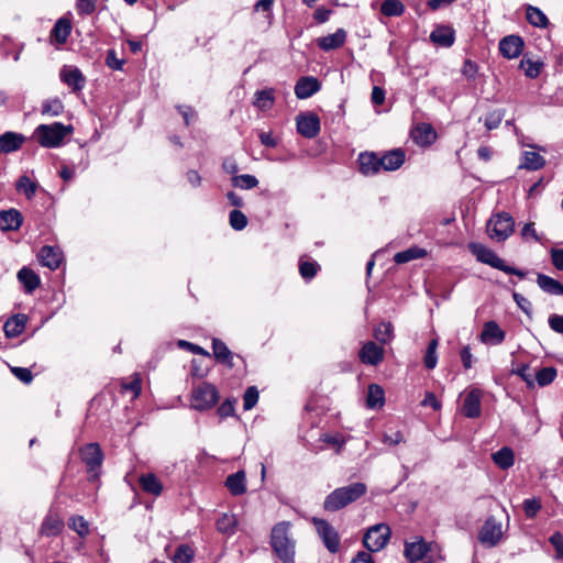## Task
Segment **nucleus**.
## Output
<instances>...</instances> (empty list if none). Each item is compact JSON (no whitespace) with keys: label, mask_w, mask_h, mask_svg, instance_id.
I'll return each instance as SVG.
<instances>
[{"label":"nucleus","mask_w":563,"mask_h":563,"mask_svg":"<svg viewBox=\"0 0 563 563\" xmlns=\"http://www.w3.org/2000/svg\"><path fill=\"white\" fill-rule=\"evenodd\" d=\"M271 545L283 563H295L296 541L290 534V522L282 521L273 527Z\"/></svg>","instance_id":"nucleus-1"},{"label":"nucleus","mask_w":563,"mask_h":563,"mask_svg":"<svg viewBox=\"0 0 563 563\" xmlns=\"http://www.w3.org/2000/svg\"><path fill=\"white\" fill-rule=\"evenodd\" d=\"M366 492V485L361 482L339 487L325 497L323 508L328 511H338L360 499Z\"/></svg>","instance_id":"nucleus-2"},{"label":"nucleus","mask_w":563,"mask_h":563,"mask_svg":"<svg viewBox=\"0 0 563 563\" xmlns=\"http://www.w3.org/2000/svg\"><path fill=\"white\" fill-rule=\"evenodd\" d=\"M71 132V125L54 122L38 125L34 131V136L43 147L53 148L62 145L64 139Z\"/></svg>","instance_id":"nucleus-3"},{"label":"nucleus","mask_w":563,"mask_h":563,"mask_svg":"<svg viewBox=\"0 0 563 563\" xmlns=\"http://www.w3.org/2000/svg\"><path fill=\"white\" fill-rule=\"evenodd\" d=\"M468 250L475 255L476 260L483 264L489 265L493 268L499 269L506 274L516 275L523 278L526 274L512 266H509L500 258L493 250L486 247L481 243H470Z\"/></svg>","instance_id":"nucleus-4"},{"label":"nucleus","mask_w":563,"mask_h":563,"mask_svg":"<svg viewBox=\"0 0 563 563\" xmlns=\"http://www.w3.org/2000/svg\"><path fill=\"white\" fill-rule=\"evenodd\" d=\"M220 399L217 387L208 382L194 386L190 394V407L197 411H207L213 408Z\"/></svg>","instance_id":"nucleus-5"},{"label":"nucleus","mask_w":563,"mask_h":563,"mask_svg":"<svg viewBox=\"0 0 563 563\" xmlns=\"http://www.w3.org/2000/svg\"><path fill=\"white\" fill-rule=\"evenodd\" d=\"M514 229V218L507 212L493 216L487 223L489 238L497 242L506 241L512 234Z\"/></svg>","instance_id":"nucleus-6"},{"label":"nucleus","mask_w":563,"mask_h":563,"mask_svg":"<svg viewBox=\"0 0 563 563\" xmlns=\"http://www.w3.org/2000/svg\"><path fill=\"white\" fill-rule=\"evenodd\" d=\"M391 536V530L386 523H377L367 529L364 534V547L371 552L380 551L386 547Z\"/></svg>","instance_id":"nucleus-7"},{"label":"nucleus","mask_w":563,"mask_h":563,"mask_svg":"<svg viewBox=\"0 0 563 563\" xmlns=\"http://www.w3.org/2000/svg\"><path fill=\"white\" fill-rule=\"evenodd\" d=\"M504 532L503 522L489 516L479 529L477 539L482 545L494 548L503 540Z\"/></svg>","instance_id":"nucleus-8"},{"label":"nucleus","mask_w":563,"mask_h":563,"mask_svg":"<svg viewBox=\"0 0 563 563\" xmlns=\"http://www.w3.org/2000/svg\"><path fill=\"white\" fill-rule=\"evenodd\" d=\"M313 523L325 548L331 553H335L340 547V538L335 529L323 519L313 518Z\"/></svg>","instance_id":"nucleus-9"},{"label":"nucleus","mask_w":563,"mask_h":563,"mask_svg":"<svg viewBox=\"0 0 563 563\" xmlns=\"http://www.w3.org/2000/svg\"><path fill=\"white\" fill-rule=\"evenodd\" d=\"M80 457L90 472L99 468L103 461V453L98 443H88L80 448Z\"/></svg>","instance_id":"nucleus-10"},{"label":"nucleus","mask_w":563,"mask_h":563,"mask_svg":"<svg viewBox=\"0 0 563 563\" xmlns=\"http://www.w3.org/2000/svg\"><path fill=\"white\" fill-rule=\"evenodd\" d=\"M297 131L305 137L312 139L320 132V120L317 114H299L296 118Z\"/></svg>","instance_id":"nucleus-11"},{"label":"nucleus","mask_w":563,"mask_h":563,"mask_svg":"<svg viewBox=\"0 0 563 563\" xmlns=\"http://www.w3.org/2000/svg\"><path fill=\"white\" fill-rule=\"evenodd\" d=\"M358 357L362 363L376 366L384 358V349L373 341L366 342L361 347Z\"/></svg>","instance_id":"nucleus-12"},{"label":"nucleus","mask_w":563,"mask_h":563,"mask_svg":"<svg viewBox=\"0 0 563 563\" xmlns=\"http://www.w3.org/2000/svg\"><path fill=\"white\" fill-rule=\"evenodd\" d=\"M523 49V41L518 35H508L500 40L499 51L508 59L517 58Z\"/></svg>","instance_id":"nucleus-13"},{"label":"nucleus","mask_w":563,"mask_h":563,"mask_svg":"<svg viewBox=\"0 0 563 563\" xmlns=\"http://www.w3.org/2000/svg\"><path fill=\"white\" fill-rule=\"evenodd\" d=\"M406 159V154L401 148H395L385 152L379 156L380 169L393 172L399 169Z\"/></svg>","instance_id":"nucleus-14"},{"label":"nucleus","mask_w":563,"mask_h":563,"mask_svg":"<svg viewBox=\"0 0 563 563\" xmlns=\"http://www.w3.org/2000/svg\"><path fill=\"white\" fill-rule=\"evenodd\" d=\"M505 331L496 321H487L484 323L479 340L484 344L498 345L505 340Z\"/></svg>","instance_id":"nucleus-15"},{"label":"nucleus","mask_w":563,"mask_h":563,"mask_svg":"<svg viewBox=\"0 0 563 563\" xmlns=\"http://www.w3.org/2000/svg\"><path fill=\"white\" fill-rule=\"evenodd\" d=\"M41 264L49 269H57L63 260V253L58 247L45 245L37 255Z\"/></svg>","instance_id":"nucleus-16"},{"label":"nucleus","mask_w":563,"mask_h":563,"mask_svg":"<svg viewBox=\"0 0 563 563\" xmlns=\"http://www.w3.org/2000/svg\"><path fill=\"white\" fill-rule=\"evenodd\" d=\"M23 223L22 213L11 208L9 210H0V230L1 231H16Z\"/></svg>","instance_id":"nucleus-17"},{"label":"nucleus","mask_w":563,"mask_h":563,"mask_svg":"<svg viewBox=\"0 0 563 563\" xmlns=\"http://www.w3.org/2000/svg\"><path fill=\"white\" fill-rule=\"evenodd\" d=\"M60 79L74 91H80L85 87V77L81 71L74 66H65L60 70Z\"/></svg>","instance_id":"nucleus-18"},{"label":"nucleus","mask_w":563,"mask_h":563,"mask_svg":"<svg viewBox=\"0 0 563 563\" xmlns=\"http://www.w3.org/2000/svg\"><path fill=\"white\" fill-rule=\"evenodd\" d=\"M321 86L317 78L301 77L295 86V95L298 99H307L320 90Z\"/></svg>","instance_id":"nucleus-19"},{"label":"nucleus","mask_w":563,"mask_h":563,"mask_svg":"<svg viewBox=\"0 0 563 563\" xmlns=\"http://www.w3.org/2000/svg\"><path fill=\"white\" fill-rule=\"evenodd\" d=\"M360 172L365 176L378 174L380 169L379 155L376 153H361L358 156Z\"/></svg>","instance_id":"nucleus-20"},{"label":"nucleus","mask_w":563,"mask_h":563,"mask_svg":"<svg viewBox=\"0 0 563 563\" xmlns=\"http://www.w3.org/2000/svg\"><path fill=\"white\" fill-rule=\"evenodd\" d=\"M455 40L454 30L448 25L437 26L430 34V41L442 47H450Z\"/></svg>","instance_id":"nucleus-21"},{"label":"nucleus","mask_w":563,"mask_h":563,"mask_svg":"<svg viewBox=\"0 0 563 563\" xmlns=\"http://www.w3.org/2000/svg\"><path fill=\"white\" fill-rule=\"evenodd\" d=\"M481 391L477 389L471 390L466 394L462 407L464 416L467 418H477L481 415Z\"/></svg>","instance_id":"nucleus-22"},{"label":"nucleus","mask_w":563,"mask_h":563,"mask_svg":"<svg viewBox=\"0 0 563 563\" xmlns=\"http://www.w3.org/2000/svg\"><path fill=\"white\" fill-rule=\"evenodd\" d=\"M431 545H429L423 539H417L412 542H407L405 545V556L410 562H417L424 558L428 551H430Z\"/></svg>","instance_id":"nucleus-23"},{"label":"nucleus","mask_w":563,"mask_h":563,"mask_svg":"<svg viewBox=\"0 0 563 563\" xmlns=\"http://www.w3.org/2000/svg\"><path fill=\"white\" fill-rule=\"evenodd\" d=\"M64 527V521L57 514L48 512L41 526V534L46 537H54L60 533Z\"/></svg>","instance_id":"nucleus-24"},{"label":"nucleus","mask_w":563,"mask_h":563,"mask_svg":"<svg viewBox=\"0 0 563 563\" xmlns=\"http://www.w3.org/2000/svg\"><path fill=\"white\" fill-rule=\"evenodd\" d=\"M346 41V32L343 29L318 38V46L323 51H331L341 47Z\"/></svg>","instance_id":"nucleus-25"},{"label":"nucleus","mask_w":563,"mask_h":563,"mask_svg":"<svg viewBox=\"0 0 563 563\" xmlns=\"http://www.w3.org/2000/svg\"><path fill=\"white\" fill-rule=\"evenodd\" d=\"M24 142V136L15 132H5L0 135V152L11 153L18 151Z\"/></svg>","instance_id":"nucleus-26"},{"label":"nucleus","mask_w":563,"mask_h":563,"mask_svg":"<svg viewBox=\"0 0 563 563\" xmlns=\"http://www.w3.org/2000/svg\"><path fill=\"white\" fill-rule=\"evenodd\" d=\"M225 486L234 496L243 495L246 492V478L243 471L231 474L225 479Z\"/></svg>","instance_id":"nucleus-27"},{"label":"nucleus","mask_w":563,"mask_h":563,"mask_svg":"<svg viewBox=\"0 0 563 563\" xmlns=\"http://www.w3.org/2000/svg\"><path fill=\"white\" fill-rule=\"evenodd\" d=\"M537 284L547 294L556 296L563 295V285L545 274H538Z\"/></svg>","instance_id":"nucleus-28"},{"label":"nucleus","mask_w":563,"mask_h":563,"mask_svg":"<svg viewBox=\"0 0 563 563\" xmlns=\"http://www.w3.org/2000/svg\"><path fill=\"white\" fill-rule=\"evenodd\" d=\"M18 279L26 292H33L40 286V277L31 268L23 267L18 272Z\"/></svg>","instance_id":"nucleus-29"},{"label":"nucleus","mask_w":563,"mask_h":563,"mask_svg":"<svg viewBox=\"0 0 563 563\" xmlns=\"http://www.w3.org/2000/svg\"><path fill=\"white\" fill-rule=\"evenodd\" d=\"M26 317L24 314H16L7 320L3 330L8 338H15L20 335L25 328Z\"/></svg>","instance_id":"nucleus-30"},{"label":"nucleus","mask_w":563,"mask_h":563,"mask_svg":"<svg viewBox=\"0 0 563 563\" xmlns=\"http://www.w3.org/2000/svg\"><path fill=\"white\" fill-rule=\"evenodd\" d=\"M385 404V393L384 389L377 385L372 384L368 386L367 396H366V406L371 409H379Z\"/></svg>","instance_id":"nucleus-31"},{"label":"nucleus","mask_w":563,"mask_h":563,"mask_svg":"<svg viewBox=\"0 0 563 563\" xmlns=\"http://www.w3.org/2000/svg\"><path fill=\"white\" fill-rule=\"evenodd\" d=\"M492 460L499 468L508 470L515 463V454L510 448L504 446L492 454Z\"/></svg>","instance_id":"nucleus-32"},{"label":"nucleus","mask_w":563,"mask_h":563,"mask_svg":"<svg viewBox=\"0 0 563 563\" xmlns=\"http://www.w3.org/2000/svg\"><path fill=\"white\" fill-rule=\"evenodd\" d=\"M275 102L274 90L272 88L258 90L254 95L253 104L258 110L267 111L273 108Z\"/></svg>","instance_id":"nucleus-33"},{"label":"nucleus","mask_w":563,"mask_h":563,"mask_svg":"<svg viewBox=\"0 0 563 563\" xmlns=\"http://www.w3.org/2000/svg\"><path fill=\"white\" fill-rule=\"evenodd\" d=\"M139 482L142 489L147 494L158 496L163 490L162 483L153 473L141 475Z\"/></svg>","instance_id":"nucleus-34"},{"label":"nucleus","mask_w":563,"mask_h":563,"mask_svg":"<svg viewBox=\"0 0 563 563\" xmlns=\"http://www.w3.org/2000/svg\"><path fill=\"white\" fill-rule=\"evenodd\" d=\"M238 519L235 515L224 512L217 520V529L219 532L232 536L236 531Z\"/></svg>","instance_id":"nucleus-35"},{"label":"nucleus","mask_w":563,"mask_h":563,"mask_svg":"<svg viewBox=\"0 0 563 563\" xmlns=\"http://www.w3.org/2000/svg\"><path fill=\"white\" fill-rule=\"evenodd\" d=\"M545 164V159L536 152L526 151L522 153L520 167L529 170H538Z\"/></svg>","instance_id":"nucleus-36"},{"label":"nucleus","mask_w":563,"mask_h":563,"mask_svg":"<svg viewBox=\"0 0 563 563\" xmlns=\"http://www.w3.org/2000/svg\"><path fill=\"white\" fill-rule=\"evenodd\" d=\"M427 255V251L424 249L412 246L405 251L398 252L394 256V261L397 264H405L413 260L422 258Z\"/></svg>","instance_id":"nucleus-37"},{"label":"nucleus","mask_w":563,"mask_h":563,"mask_svg":"<svg viewBox=\"0 0 563 563\" xmlns=\"http://www.w3.org/2000/svg\"><path fill=\"white\" fill-rule=\"evenodd\" d=\"M212 351L218 362L232 366V352L228 349L225 343L219 339H213Z\"/></svg>","instance_id":"nucleus-38"},{"label":"nucleus","mask_w":563,"mask_h":563,"mask_svg":"<svg viewBox=\"0 0 563 563\" xmlns=\"http://www.w3.org/2000/svg\"><path fill=\"white\" fill-rule=\"evenodd\" d=\"M416 143L420 145H428L431 144L435 139V133L431 125L429 124H421L417 126V129L413 131L412 134Z\"/></svg>","instance_id":"nucleus-39"},{"label":"nucleus","mask_w":563,"mask_h":563,"mask_svg":"<svg viewBox=\"0 0 563 563\" xmlns=\"http://www.w3.org/2000/svg\"><path fill=\"white\" fill-rule=\"evenodd\" d=\"M71 31V25L68 20L59 19L52 30V36L58 44H64Z\"/></svg>","instance_id":"nucleus-40"},{"label":"nucleus","mask_w":563,"mask_h":563,"mask_svg":"<svg viewBox=\"0 0 563 563\" xmlns=\"http://www.w3.org/2000/svg\"><path fill=\"white\" fill-rule=\"evenodd\" d=\"M528 22L537 27H547L549 20L547 15L537 7L528 5L526 13Z\"/></svg>","instance_id":"nucleus-41"},{"label":"nucleus","mask_w":563,"mask_h":563,"mask_svg":"<svg viewBox=\"0 0 563 563\" xmlns=\"http://www.w3.org/2000/svg\"><path fill=\"white\" fill-rule=\"evenodd\" d=\"M15 189L24 194L27 199H32L37 190V184L33 181L29 176H21L16 181Z\"/></svg>","instance_id":"nucleus-42"},{"label":"nucleus","mask_w":563,"mask_h":563,"mask_svg":"<svg viewBox=\"0 0 563 563\" xmlns=\"http://www.w3.org/2000/svg\"><path fill=\"white\" fill-rule=\"evenodd\" d=\"M556 369L552 366L543 367L533 374L534 384L543 387L551 384L556 377Z\"/></svg>","instance_id":"nucleus-43"},{"label":"nucleus","mask_w":563,"mask_h":563,"mask_svg":"<svg viewBox=\"0 0 563 563\" xmlns=\"http://www.w3.org/2000/svg\"><path fill=\"white\" fill-rule=\"evenodd\" d=\"M380 11L385 16H399L405 12V5L400 0H385Z\"/></svg>","instance_id":"nucleus-44"},{"label":"nucleus","mask_w":563,"mask_h":563,"mask_svg":"<svg viewBox=\"0 0 563 563\" xmlns=\"http://www.w3.org/2000/svg\"><path fill=\"white\" fill-rule=\"evenodd\" d=\"M543 63L523 57L520 62V68L529 78H537L541 71Z\"/></svg>","instance_id":"nucleus-45"},{"label":"nucleus","mask_w":563,"mask_h":563,"mask_svg":"<svg viewBox=\"0 0 563 563\" xmlns=\"http://www.w3.org/2000/svg\"><path fill=\"white\" fill-rule=\"evenodd\" d=\"M393 324L390 322H382L374 330L375 339L382 344L387 343L393 338Z\"/></svg>","instance_id":"nucleus-46"},{"label":"nucleus","mask_w":563,"mask_h":563,"mask_svg":"<svg viewBox=\"0 0 563 563\" xmlns=\"http://www.w3.org/2000/svg\"><path fill=\"white\" fill-rule=\"evenodd\" d=\"M231 181L234 187L241 189H252L258 185L257 178L249 174L233 176Z\"/></svg>","instance_id":"nucleus-47"},{"label":"nucleus","mask_w":563,"mask_h":563,"mask_svg":"<svg viewBox=\"0 0 563 563\" xmlns=\"http://www.w3.org/2000/svg\"><path fill=\"white\" fill-rule=\"evenodd\" d=\"M64 106L59 99L46 100L42 106V114L58 117L63 113Z\"/></svg>","instance_id":"nucleus-48"},{"label":"nucleus","mask_w":563,"mask_h":563,"mask_svg":"<svg viewBox=\"0 0 563 563\" xmlns=\"http://www.w3.org/2000/svg\"><path fill=\"white\" fill-rule=\"evenodd\" d=\"M68 525L80 537H86L89 533V523L82 516L71 517Z\"/></svg>","instance_id":"nucleus-49"},{"label":"nucleus","mask_w":563,"mask_h":563,"mask_svg":"<svg viewBox=\"0 0 563 563\" xmlns=\"http://www.w3.org/2000/svg\"><path fill=\"white\" fill-rule=\"evenodd\" d=\"M319 271V265L316 262L303 261L299 262V273L306 280L312 279Z\"/></svg>","instance_id":"nucleus-50"},{"label":"nucleus","mask_w":563,"mask_h":563,"mask_svg":"<svg viewBox=\"0 0 563 563\" xmlns=\"http://www.w3.org/2000/svg\"><path fill=\"white\" fill-rule=\"evenodd\" d=\"M194 559V550L187 545L181 544L177 548L174 556L173 562L174 563H190Z\"/></svg>","instance_id":"nucleus-51"},{"label":"nucleus","mask_w":563,"mask_h":563,"mask_svg":"<svg viewBox=\"0 0 563 563\" xmlns=\"http://www.w3.org/2000/svg\"><path fill=\"white\" fill-rule=\"evenodd\" d=\"M438 340L433 339L429 342L427 353L424 355V365L427 368L432 369L437 366L438 356H437V347Z\"/></svg>","instance_id":"nucleus-52"},{"label":"nucleus","mask_w":563,"mask_h":563,"mask_svg":"<svg viewBox=\"0 0 563 563\" xmlns=\"http://www.w3.org/2000/svg\"><path fill=\"white\" fill-rule=\"evenodd\" d=\"M122 391H131L133 398H136L142 390V379L139 374H134L129 383L121 384Z\"/></svg>","instance_id":"nucleus-53"},{"label":"nucleus","mask_w":563,"mask_h":563,"mask_svg":"<svg viewBox=\"0 0 563 563\" xmlns=\"http://www.w3.org/2000/svg\"><path fill=\"white\" fill-rule=\"evenodd\" d=\"M512 373L518 375L529 388L534 387L533 373L530 369V366L527 364H521L517 368L512 369Z\"/></svg>","instance_id":"nucleus-54"},{"label":"nucleus","mask_w":563,"mask_h":563,"mask_svg":"<svg viewBox=\"0 0 563 563\" xmlns=\"http://www.w3.org/2000/svg\"><path fill=\"white\" fill-rule=\"evenodd\" d=\"M247 224V218L246 216L239 211V210H232L230 212V225L236 230L241 231L243 230Z\"/></svg>","instance_id":"nucleus-55"},{"label":"nucleus","mask_w":563,"mask_h":563,"mask_svg":"<svg viewBox=\"0 0 563 563\" xmlns=\"http://www.w3.org/2000/svg\"><path fill=\"white\" fill-rule=\"evenodd\" d=\"M258 401V390L256 387H249L243 396V407L245 410H251Z\"/></svg>","instance_id":"nucleus-56"},{"label":"nucleus","mask_w":563,"mask_h":563,"mask_svg":"<svg viewBox=\"0 0 563 563\" xmlns=\"http://www.w3.org/2000/svg\"><path fill=\"white\" fill-rule=\"evenodd\" d=\"M503 118L504 113L501 110L493 111L485 118V126L487 128V130L497 129Z\"/></svg>","instance_id":"nucleus-57"},{"label":"nucleus","mask_w":563,"mask_h":563,"mask_svg":"<svg viewBox=\"0 0 563 563\" xmlns=\"http://www.w3.org/2000/svg\"><path fill=\"white\" fill-rule=\"evenodd\" d=\"M106 64L113 70H121L124 65V59L118 58L114 49H109L106 57Z\"/></svg>","instance_id":"nucleus-58"},{"label":"nucleus","mask_w":563,"mask_h":563,"mask_svg":"<svg viewBox=\"0 0 563 563\" xmlns=\"http://www.w3.org/2000/svg\"><path fill=\"white\" fill-rule=\"evenodd\" d=\"M541 509L540 500L532 498L523 501V510L528 518H533Z\"/></svg>","instance_id":"nucleus-59"},{"label":"nucleus","mask_w":563,"mask_h":563,"mask_svg":"<svg viewBox=\"0 0 563 563\" xmlns=\"http://www.w3.org/2000/svg\"><path fill=\"white\" fill-rule=\"evenodd\" d=\"M96 9V0H77L76 10L81 15H89Z\"/></svg>","instance_id":"nucleus-60"},{"label":"nucleus","mask_w":563,"mask_h":563,"mask_svg":"<svg viewBox=\"0 0 563 563\" xmlns=\"http://www.w3.org/2000/svg\"><path fill=\"white\" fill-rule=\"evenodd\" d=\"M221 418H228L234 415V402L230 399L224 400L217 410Z\"/></svg>","instance_id":"nucleus-61"},{"label":"nucleus","mask_w":563,"mask_h":563,"mask_svg":"<svg viewBox=\"0 0 563 563\" xmlns=\"http://www.w3.org/2000/svg\"><path fill=\"white\" fill-rule=\"evenodd\" d=\"M552 264L559 271L563 269V249H552L550 251Z\"/></svg>","instance_id":"nucleus-62"},{"label":"nucleus","mask_w":563,"mask_h":563,"mask_svg":"<svg viewBox=\"0 0 563 563\" xmlns=\"http://www.w3.org/2000/svg\"><path fill=\"white\" fill-rule=\"evenodd\" d=\"M550 542L555 548L558 556L563 558V536L555 532L550 537Z\"/></svg>","instance_id":"nucleus-63"},{"label":"nucleus","mask_w":563,"mask_h":563,"mask_svg":"<svg viewBox=\"0 0 563 563\" xmlns=\"http://www.w3.org/2000/svg\"><path fill=\"white\" fill-rule=\"evenodd\" d=\"M549 325L553 331L563 334V316H560V314L550 316Z\"/></svg>","instance_id":"nucleus-64"}]
</instances>
